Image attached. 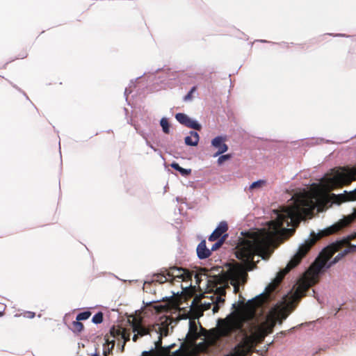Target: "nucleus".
<instances>
[{
  "mask_svg": "<svg viewBox=\"0 0 356 356\" xmlns=\"http://www.w3.org/2000/svg\"><path fill=\"white\" fill-rule=\"evenodd\" d=\"M170 165L173 169L179 171L180 174L183 176H187L190 175L191 172V169L183 168L177 163L174 162Z\"/></svg>",
  "mask_w": 356,
  "mask_h": 356,
  "instance_id": "obj_12",
  "label": "nucleus"
},
{
  "mask_svg": "<svg viewBox=\"0 0 356 356\" xmlns=\"http://www.w3.org/2000/svg\"><path fill=\"white\" fill-rule=\"evenodd\" d=\"M318 193L310 194L305 193L292 203V205L283 207L280 210H274L275 219L268 222L263 228L249 232L241 239L236 248V257L241 260L244 268L234 267L227 273V281L224 286L216 288V297L213 300L214 305L212 311L216 313L223 305L225 295V286L229 282L236 293L239 285L244 284L248 276L247 270H252L256 266L259 258L267 259L276 243L291 235L300 220L301 213L305 210L315 207L320 202Z\"/></svg>",
  "mask_w": 356,
  "mask_h": 356,
  "instance_id": "obj_1",
  "label": "nucleus"
},
{
  "mask_svg": "<svg viewBox=\"0 0 356 356\" xmlns=\"http://www.w3.org/2000/svg\"><path fill=\"white\" fill-rule=\"evenodd\" d=\"M356 179V167H343L323 179V186L326 189L347 184Z\"/></svg>",
  "mask_w": 356,
  "mask_h": 356,
  "instance_id": "obj_4",
  "label": "nucleus"
},
{
  "mask_svg": "<svg viewBox=\"0 0 356 356\" xmlns=\"http://www.w3.org/2000/svg\"><path fill=\"white\" fill-rule=\"evenodd\" d=\"M189 136H186L184 139L186 145L188 146H196L198 144L200 137L197 132L191 131Z\"/></svg>",
  "mask_w": 356,
  "mask_h": 356,
  "instance_id": "obj_11",
  "label": "nucleus"
},
{
  "mask_svg": "<svg viewBox=\"0 0 356 356\" xmlns=\"http://www.w3.org/2000/svg\"><path fill=\"white\" fill-rule=\"evenodd\" d=\"M73 327L74 331L80 332L83 328V325L78 321L73 322Z\"/></svg>",
  "mask_w": 356,
  "mask_h": 356,
  "instance_id": "obj_21",
  "label": "nucleus"
},
{
  "mask_svg": "<svg viewBox=\"0 0 356 356\" xmlns=\"http://www.w3.org/2000/svg\"><path fill=\"white\" fill-rule=\"evenodd\" d=\"M228 229L227 224L225 221L220 222L218 227L214 229L209 237V241H214L220 238L222 235L227 232Z\"/></svg>",
  "mask_w": 356,
  "mask_h": 356,
  "instance_id": "obj_8",
  "label": "nucleus"
},
{
  "mask_svg": "<svg viewBox=\"0 0 356 356\" xmlns=\"http://www.w3.org/2000/svg\"><path fill=\"white\" fill-rule=\"evenodd\" d=\"M197 256L200 259H204L211 255V250L207 248L206 241L202 240L197 245Z\"/></svg>",
  "mask_w": 356,
  "mask_h": 356,
  "instance_id": "obj_10",
  "label": "nucleus"
},
{
  "mask_svg": "<svg viewBox=\"0 0 356 356\" xmlns=\"http://www.w3.org/2000/svg\"><path fill=\"white\" fill-rule=\"evenodd\" d=\"M226 234L222 236L220 238H219L211 248V249H209L211 250V252L212 251H216V250H218L224 243L225 240V237H226Z\"/></svg>",
  "mask_w": 356,
  "mask_h": 356,
  "instance_id": "obj_15",
  "label": "nucleus"
},
{
  "mask_svg": "<svg viewBox=\"0 0 356 356\" xmlns=\"http://www.w3.org/2000/svg\"><path fill=\"white\" fill-rule=\"evenodd\" d=\"M231 158L230 154L221 155L218 159V163L221 165L225 161L228 160Z\"/></svg>",
  "mask_w": 356,
  "mask_h": 356,
  "instance_id": "obj_22",
  "label": "nucleus"
},
{
  "mask_svg": "<svg viewBox=\"0 0 356 356\" xmlns=\"http://www.w3.org/2000/svg\"><path fill=\"white\" fill-rule=\"evenodd\" d=\"M200 330H201V331H202V332H206V330H204L201 326H200Z\"/></svg>",
  "mask_w": 356,
  "mask_h": 356,
  "instance_id": "obj_28",
  "label": "nucleus"
},
{
  "mask_svg": "<svg viewBox=\"0 0 356 356\" xmlns=\"http://www.w3.org/2000/svg\"><path fill=\"white\" fill-rule=\"evenodd\" d=\"M160 124L162 127L163 131L165 134H168L170 132V125L168 122V120L165 118H161L160 121Z\"/></svg>",
  "mask_w": 356,
  "mask_h": 356,
  "instance_id": "obj_16",
  "label": "nucleus"
},
{
  "mask_svg": "<svg viewBox=\"0 0 356 356\" xmlns=\"http://www.w3.org/2000/svg\"><path fill=\"white\" fill-rule=\"evenodd\" d=\"M168 276L170 279L173 277H179L182 280H185L190 276L189 273L181 268L174 267L168 273Z\"/></svg>",
  "mask_w": 356,
  "mask_h": 356,
  "instance_id": "obj_9",
  "label": "nucleus"
},
{
  "mask_svg": "<svg viewBox=\"0 0 356 356\" xmlns=\"http://www.w3.org/2000/svg\"><path fill=\"white\" fill-rule=\"evenodd\" d=\"M213 303L214 302L213 301L211 302L204 301L203 303H202V305L204 309H211V306L214 305Z\"/></svg>",
  "mask_w": 356,
  "mask_h": 356,
  "instance_id": "obj_23",
  "label": "nucleus"
},
{
  "mask_svg": "<svg viewBox=\"0 0 356 356\" xmlns=\"http://www.w3.org/2000/svg\"><path fill=\"white\" fill-rule=\"evenodd\" d=\"M91 315L90 312H83L79 313L76 318V320L78 321H83L88 319Z\"/></svg>",
  "mask_w": 356,
  "mask_h": 356,
  "instance_id": "obj_18",
  "label": "nucleus"
},
{
  "mask_svg": "<svg viewBox=\"0 0 356 356\" xmlns=\"http://www.w3.org/2000/svg\"><path fill=\"white\" fill-rule=\"evenodd\" d=\"M203 278H205L206 280L207 279V275L206 273L205 269H201L200 271L195 274V279L197 284H199L200 282L202 281Z\"/></svg>",
  "mask_w": 356,
  "mask_h": 356,
  "instance_id": "obj_14",
  "label": "nucleus"
},
{
  "mask_svg": "<svg viewBox=\"0 0 356 356\" xmlns=\"http://www.w3.org/2000/svg\"><path fill=\"white\" fill-rule=\"evenodd\" d=\"M339 246L338 243H333L325 248L320 253L314 264L298 280L294 292L291 293L289 297L287 296L286 298L284 299V301L277 304L274 309H276L280 307L287 305L286 314L289 315L293 309V302L298 300L302 296H305V293L309 288L318 282L319 275L322 270L330 268L350 252L349 249H345L330 261L332 255L337 251Z\"/></svg>",
  "mask_w": 356,
  "mask_h": 356,
  "instance_id": "obj_2",
  "label": "nucleus"
},
{
  "mask_svg": "<svg viewBox=\"0 0 356 356\" xmlns=\"http://www.w3.org/2000/svg\"><path fill=\"white\" fill-rule=\"evenodd\" d=\"M28 314L29 318H33L35 316V314L33 312H29Z\"/></svg>",
  "mask_w": 356,
  "mask_h": 356,
  "instance_id": "obj_25",
  "label": "nucleus"
},
{
  "mask_svg": "<svg viewBox=\"0 0 356 356\" xmlns=\"http://www.w3.org/2000/svg\"><path fill=\"white\" fill-rule=\"evenodd\" d=\"M2 316V313H1V312H0V316Z\"/></svg>",
  "mask_w": 356,
  "mask_h": 356,
  "instance_id": "obj_29",
  "label": "nucleus"
},
{
  "mask_svg": "<svg viewBox=\"0 0 356 356\" xmlns=\"http://www.w3.org/2000/svg\"><path fill=\"white\" fill-rule=\"evenodd\" d=\"M175 118L179 123L186 126L187 127L192 128L195 130L201 129V125L196 120L190 118L187 115L184 113H177Z\"/></svg>",
  "mask_w": 356,
  "mask_h": 356,
  "instance_id": "obj_6",
  "label": "nucleus"
},
{
  "mask_svg": "<svg viewBox=\"0 0 356 356\" xmlns=\"http://www.w3.org/2000/svg\"><path fill=\"white\" fill-rule=\"evenodd\" d=\"M170 279V277L168 276V273L166 275L159 273V274H156L154 275V278H153L152 281L157 282H159L161 284V283H164V282H167Z\"/></svg>",
  "mask_w": 356,
  "mask_h": 356,
  "instance_id": "obj_13",
  "label": "nucleus"
},
{
  "mask_svg": "<svg viewBox=\"0 0 356 356\" xmlns=\"http://www.w3.org/2000/svg\"><path fill=\"white\" fill-rule=\"evenodd\" d=\"M196 87L193 86L191 88L188 94L184 97V101L188 102L191 101L193 99V94L195 92Z\"/></svg>",
  "mask_w": 356,
  "mask_h": 356,
  "instance_id": "obj_20",
  "label": "nucleus"
},
{
  "mask_svg": "<svg viewBox=\"0 0 356 356\" xmlns=\"http://www.w3.org/2000/svg\"><path fill=\"white\" fill-rule=\"evenodd\" d=\"M91 356H99L97 353L92 354Z\"/></svg>",
  "mask_w": 356,
  "mask_h": 356,
  "instance_id": "obj_27",
  "label": "nucleus"
},
{
  "mask_svg": "<svg viewBox=\"0 0 356 356\" xmlns=\"http://www.w3.org/2000/svg\"><path fill=\"white\" fill-rule=\"evenodd\" d=\"M134 333L132 339L136 341L138 337L149 336L154 340V347L148 351H144L143 356H180V350L170 353V346L163 348L161 347V339L163 335V327L159 324L145 327L140 323H134L132 325Z\"/></svg>",
  "mask_w": 356,
  "mask_h": 356,
  "instance_id": "obj_3",
  "label": "nucleus"
},
{
  "mask_svg": "<svg viewBox=\"0 0 356 356\" xmlns=\"http://www.w3.org/2000/svg\"><path fill=\"white\" fill-rule=\"evenodd\" d=\"M127 92H128V90L127 88L125 89V91H124V95L127 97Z\"/></svg>",
  "mask_w": 356,
  "mask_h": 356,
  "instance_id": "obj_26",
  "label": "nucleus"
},
{
  "mask_svg": "<svg viewBox=\"0 0 356 356\" xmlns=\"http://www.w3.org/2000/svg\"><path fill=\"white\" fill-rule=\"evenodd\" d=\"M92 321L95 324L101 323L103 321V314L102 312H98L92 317Z\"/></svg>",
  "mask_w": 356,
  "mask_h": 356,
  "instance_id": "obj_19",
  "label": "nucleus"
},
{
  "mask_svg": "<svg viewBox=\"0 0 356 356\" xmlns=\"http://www.w3.org/2000/svg\"><path fill=\"white\" fill-rule=\"evenodd\" d=\"M122 337L124 339V342L125 343L130 339V334L123 332V333L122 334Z\"/></svg>",
  "mask_w": 356,
  "mask_h": 356,
  "instance_id": "obj_24",
  "label": "nucleus"
},
{
  "mask_svg": "<svg viewBox=\"0 0 356 356\" xmlns=\"http://www.w3.org/2000/svg\"><path fill=\"white\" fill-rule=\"evenodd\" d=\"M211 145L218 149L217 152L214 154V156H220L228 149L227 145L225 143V138L222 136H217L214 138L211 141Z\"/></svg>",
  "mask_w": 356,
  "mask_h": 356,
  "instance_id": "obj_7",
  "label": "nucleus"
},
{
  "mask_svg": "<svg viewBox=\"0 0 356 356\" xmlns=\"http://www.w3.org/2000/svg\"><path fill=\"white\" fill-rule=\"evenodd\" d=\"M266 184V181L264 179H259L256 181H254L250 186V189H254V188H260L265 186Z\"/></svg>",
  "mask_w": 356,
  "mask_h": 356,
  "instance_id": "obj_17",
  "label": "nucleus"
},
{
  "mask_svg": "<svg viewBox=\"0 0 356 356\" xmlns=\"http://www.w3.org/2000/svg\"><path fill=\"white\" fill-rule=\"evenodd\" d=\"M322 197L331 203L339 204L346 201H353L356 200V188L348 193L344 191L343 193L336 195L334 193H325L322 195Z\"/></svg>",
  "mask_w": 356,
  "mask_h": 356,
  "instance_id": "obj_5",
  "label": "nucleus"
}]
</instances>
